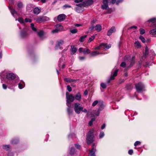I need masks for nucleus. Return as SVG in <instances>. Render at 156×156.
Here are the masks:
<instances>
[{"mask_svg": "<svg viewBox=\"0 0 156 156\" xmlns=\"http://www.w3.org/2000/svg\"><path fill=\"white\" fill-rule=\"evenodd\" d=\"M2 75H1V77H2V75H4L6 76V78L9 80H12V82H11V83H9L12 86H13L15 85V83H16L17 82L16 81V80H13L16 78V76L15 75L12 73H8L6 74L5 73H3Z\"/></svg>", "mask_w": 156, "mask_h": 156, "instance_id": "1", "label": "nucleus"}, {"mask_svg": "<svg viewBox=\"0 0 156 156\" xmlns=\"http://www.w3.org/2000/svg\"><path fill=\"white\" fill-rule=\"evenodd\" d=\"M93 129L90 130L87 135V142L88 144H90L94 141Z\"/></svg>", "mask_w": 156, "mask_h": 156, "instance_id": "2", "label": "nucleus"}, {"mask_svg": "<svg viewBox=\"0 0 156 156\" xmlns=\"http://www.w3.org/2000/svg\"><path fill=\"white\" fill-rule=\"evenodd\" d=\"M66 105L67 106L71 105L70 102H73L74 100V97L71 94L68 95V93H66Z\"/></svg>", "mask_w": 156, "mask_h": 156, "instance_id": "3", "label": "nucleus"}, {"mask_svg": "<svg viewBox=\"0 0 156 156\" xmlns=\"http://www.w3.org/2000/svg\"><path fill=\"white\" fill-rule=\"evenodd\" d=\"M83 108V107L82 106V105L78 103H76L74 104V109L76 114H80Z\"/></svg>", "mask_w": 156, "mask_h": 156, "instance_id": "4", "label": "nucleus"}, {"mask_svg": "<svg viewBox=\"0 0 156 156\" xmlns=\"http://www.w3.org/2000/svg\"><path fill=\"white\" fill-rule=\"evenodd\" d=\"M34 20L37 23H41L50 20V18L46 16H39L35 18Z\"/></svg>", "mask_w": 156, "mask_h": 156, "instance_id": "5", "label": "nucleus"}, {"mask_svg": "<svg viewBox=\"0 0 156 156\" xmlns=\"http://www.w3.org/2000/svg\"><path fill=\"white\" fill-rule=\"evenodd\" d=\"M76 6L74 8V10L77 13H80L82 12L84 10L83 5L81 2L80 3L76 4Z\"/></svg>", "mask_w": 156, "mask_h": 156, "instance_id": "6", "label": "nucleus"}, {"mask_svg": "<svg viewBox=\"0 0 156 156\" xmlns=\"http://www.w3.org/2000/svg\"><path fill=\"white\" fill-rule=\"evenodd\" d=\"M9 8L12 15L16 19V21H17V17L19 16V14L14 9L11 8V7H9Z\"/></svg>", "mask_w": 156, "mask_h": 156, "instance_id": "7", "label": "nucleus"}, {"mask_svg": "<svg viewBox=\"0 0 156 156\" xmlns=\"http://www.w3.org/2000/svg\"><path fill=\"white\" fill-rule=\"evenodd\" d=\"M28 35V30L27 29L23 28L20 32V36L22 38H24L27 37Z\"/></svg>", "mask_w": 156, "mask_h": 156, "instance_id": "8", "label": "nucleus"}, {"mask_svg": "<svg viewBox=\"0 0 156 156\" xmlns=\"http://www.w3.org/2000/svg\"><path fill=\"white\" fill-rule=\"evenodd\" d=\"M111 44L103 43H101L99 46L95 49H100L101 48H103L104 49H109L111 48Z\"/></svg>", "mask_w": 156, "mask_h": 156, "instance_id": "9", "label": "nucleus"}, {"mask_svg": "<svg viewBox=\"0 0 156 156\" xmlns=\"http://www.w3.org/2000/svg\"><path fill=\"white\" fill-rule=\"evenodd\" d=\"M144 86L143 84L141 83H139L136 85V88L137 91L140 92L144 89Z\"/></svg>", "mask_w": 156, "mask_h": 156, "instance_id": "10", "label": "nucleus"}, {"mask_svg": "<svg viewBox=\"0 0 156 156\" xmlns=\"http://www.w3.org/2000/svg\"><path fill=\"white\" fill-rule=\"evenodd\" d=\"M103 4L101 8L103 9L107 10L109 8L108 6V0H102Z\"/></svg>", "mask_w": 156, "mask_h": 156, "instance_id": "11", "label": "nucleus"}, {"mask_svg": "<svg viewBox=\"0 0 156 156\" xmlns=\"http://www.w3.org/2000/svg\"><path fill=\"white\" fill-rule=\"evenodd\" d=\"M135 59V57L134 56H133L132 58L129 56H126L125 57V59L128 60L130 63L131 66H132L134 64Z\"/></svg>", "mask_w": 156, "mask_h": 156, "instance_id": "12", "label": "nucleus"}, {"mask_svg": "<svg viewBox=\"0 0 156 156\" xmlns=\"http://www.w3.org/2000/svg\"><path fill=\"white\" fill-rule=\"evenodd\" d=\"M96 146V144L94 143L92 145V149L89 152V155L90 156H95V151L96 149L95 147Z\"/></svg>", "mask_w": 156, "mask_h": 156, "instance_id": "13", "label": "nucleus"}, {"mask_svg": "<svg viewBox=\"0 0 156 156\" xmlns=\"http://www.w3.org/2000/svg\"><path fill=\"white\" fill-rule=\"evenodd\" d=\"M93 0H87L82 2L83 6L85 7L90 6L92 5L93 3Z\"/></svg>", "mask_w": 156, "mask_h": 156, "instance_id": "14", "label": "nucleus"}, {"mask_svg": "<svg viewBox=\"0 0 156 156\" xmlns=\"http://www.w3.org/2000/svg\"><path fill=\"white\" fill-rule=\"evenodd\" d=\"M64 43V41L62 40H60L57 41L56 44V48L58 49L60 48L61 46Z\"/></svg>", "mask_w": 156, "mask_h": 156, "instance_id": "15", "label": "nucleus"}, {"mask_svg": "<svg viewBox=\"0 0 156 156\" xmlns=\"http://www.w3.org/2000/svg\"><path fill=\"white\" fill-rule=\"evenodd\" d=\"M66 17V16L63 14H61L58 15L57 17L58 20L60 22L64 20Z\"/></svg>", "mask_w": 156, "mask_h": 156, "instance_id": "16", "label": "nucleus"}, {"mask_svg": "<svg viewBox=\"0 0 156 156\" xmlns=\"http://www.w3.org/2000/svg\"><path fill=\"white\" fill-rule=\"evenodd\" d=\"M116 31L115 28L114 27H112L108 31L107 35L110 36L112 33H114Z\"/></svg>", "mask_w": 156, "mask_h": 156, "instance_id": "17", "label": "nucleus"}, {"mask_svg": "<svg viewBox=\"0 0 156 156\" xmlns=\"http://www.w3.org/2000/svg\"><path fill=\"white\" fill-rule=\"evenodd\" d=\"M34 6L32 4H29L27 5L26 9L29 12H31L33 9Z\"/></svg>", "mask_w": 156, "mask_h": 156, "instance_id": "18", "label": "nucleus"}, {"mask_svg": "<svg viewBox=\"0 0 156 156\" xmlns=\"http://www.w3.org/2000/svg\"><path fill=\"white\" fill-rule=\"evenodd\" d=\"M33 9L34 13L36 15L38 14L41 11V8L38 7L34 8Z\"/></svg>", "mask_w": 156, "mask_h": 156, "instance_id": "19", "label": "nucleus"}, {"mask_svg": "<svg viewBox=\"0 0 156 156\" xmlns=\"http://www.w3.org/2000/svg\"><path fill=\"white\" fill-rule=\"evenodd\" d=\"M99 107L98 109V110L100 111L102 110L104 108L105 105L104 104V103L102 101H99Z\"/></svg>", "mask_w": 156, "mask_h": 156, "instance_id": "20", "label": "nucleus"}, {"mask_svg": "<svg viewBox=\"0 0 156 156\" xmlns=\"http://www.w3.org/2000/svg\"><path fill=\"white\" fill-rule=\"evenodd\" d=\"M64 80L65 81L68 83H72L75 81H78L79 80H75L68 78H64Z\"/></svg>", "mask_w": 156, "mask_h": 156, "instance_id": "21", "label": "nucleus"}, {"mask_svg": "<svg viewBox=\"0 0 156 156\" xmlns=\"http://www.w3.org/2000/svg\"><path fill=\"white\" fill-rule=\"evenodd\" d=\"M94 30L98 32H100L102 30V26L100 24H97L94 26Z\"/></svg>", "mask_w": 156, "mask_h": 156, "instance_id": "22", "label": "nucleus"}, {"mask_svg": "<svg viewBox=\"0 0 156 156\" xmlns=\"http://www.w3.org/2000/svg\"><path fill=\"white\" fill-rule=\"evenodd\" d=\"M74 98L76 100L78 101H80L81 99V96L80 93V92L77 93L76 94Z\"/></svg>", "mask_w": 156, "mask_h": 156, "instance_id": "23", "label": "nucleus"}, {"mask_svg": "<svg viewBox=\"0 0 156 156\" xmlns=\"http://www.w3.org/2000/svg\"><path fill=\"white\" fill-rule=\"evenodd\" d=\"M19 141V139L17 138L12 139L10 143L12 144H17Z\"/></svg>", "mask_w": 156, "mask_h": 156, "instance_id": "24", "label": "nucleus"}, {"mask_svg": "<svg viewBox=\"0 0 156 156\" xmlns=\"http://www.w3.org/2000/svg\"><path fill=\"white\" fill-rule=\"evenodd\" d=\"M79 51L80 52H83L84 55H86L90 52V49H79Z\"/></svg>", "mask_w": 156, "mask_h": 156, "instance_id": "25", "label": "nucleus"}, {"mask_svg": "<svg viewBox=\"0 0 156 156\" xmlns=\"http://www.w3.org/2000/svg\"><path fill=\"white\" fill-rule=\"evenodd\" d=\"M2 147L3 149L7 151H10L11 148L9 145H4Z\"/></svg>", "mask_w": 156, "mask_h": 156, "instance_id": "26", "label": "nucleus"}, {"mask_svg": "<svg viewBox=\"0 0 156 156\" xmlns=\"http://www.w3.org/2000/svg\"><path fill=\"white\" fill-rule=\"evenodd\" d=\"M63 61L62 60L60 59L59 61L58 66L59 68L61 67L63 69L64 68L65 64L63 62Z\"/></svg>", "mask_w": 156, "mask_h": 156, "instance_id": "27", "label": "nucleus"}, {"mask_svg": "<svg viewBox=\"0 0 156 156\" xmlns=\"http://www.w3.org/2000/svg\"><path fill=\"white\" fill-rule=\"evenodd\" d=\"M37 34L40 38L43 39V35H44V32L42 30H41L37 32Z\"/></svg>", "mask_w": 156, "mask_h": 156, "instance_id": "28", "label": "nucleus"}, {"mask_svg": "<svg viewBox=\"0 0 156 156\" xmlns=\"http://www.w3.org/2000/svg\"><path fill=\"white\" fill-rule=\"evenodd\" d=\"M118 71V69H117L115 70V71L114 72L112 76H111V80H114V77L116 76L117 75V73Z\"/></svg>", "mask_w": 156, "mask_h": 156, "instance_id": "29", "label": "nucleus"}, {"mask_svg": "<svg viewBox=\"0 0 156 156\" xmlns=\"http://www.w3.org/2000/svg\"><path fill=\"white\" fill-rule=\"evenodd\" d=\"M67 106L68 107L67 109V112L69 115H70L73 112V110L71 107V105Z\"/></svg>", "mask_w": 156, "mask_h": 156, "instance_id": "30", "label": "nucleus"}, {"mask_svg": "<svg viewBox=\"0 0 156 156\" xmlns=\"http://www.w3.org/2000/svg\"><path fill=\"white\" fill-rule=\"evenodd\" d=\"M56 28L58 29L59 31H62L63 28V26L60 24L56 25Z\"/></svg>", "mask_w": 156, "mask_h": 156, "instance_id": "31", "label": "nucleus"}, {"mask_svg": "<svg viewBox=\"0 0 156 156\" xmlns=\"http://www.w3.org/2000/svg\"><path fill=\"white\" fill-rule=\"evenodd\" d=\"M25 86V83L23 82H21L18 84V87L20 89H23Z\"/></svg>", "mask_w": 156, "mask_h": 156, "instance_id": "32", "label": "nucleus"}, {"mask_svg": "<svg viewBox=\"0 0 156 156\" xmlns=\"http://www.w3.org/2000/svg\"><path fill=\"white\" fill-rule=\"evenodd\" d=\"M134 45L137 48H140L141 47L140 43L138 41H135L134 43Z\"/></svg>", "mask_w": 156, "mask_h": 156, "instance_id": "33", "label": "nucleus"}, {"mask_svg": "<svg viewBox=\"0 0 156 156\" xmlns=\"http://www.w3.org/2000/svg\"><path fill=\"white\" fill-rule=\"evenodd\" d=\"M101 53V52H100L99 51H92L91 52V55L92 56H95V55H98L100 54Z\"/></svg>", "mask_w": 156, "mask_h": 156, "instance_id": "34", "label": "nucleus"}, {"mask_svg": "<svg viewBox=\"0 0 156 156\" xmlns=\"http://www.w3.org/2000/svg\"><path fill=\"white\" fill-rule=\"evenodd\" d=\"M17 6L18 8L21 9L23 6V3L22 2L20 1L18 2L17 3Z\"/></svg>", "mask_w": 156, "mask_h": 156, "instance_id": "35", "label": "nucleus"}, {"mask_svg": "<svg viewBox=\"0 0 156 156\" xmlns=\"http://www.w3.org/2000/svg\"><path fill=\"white\" fill-rule=\"evenodd\" d=\"M150 33L151 35L155 36L156 35V28L154 29L151 30L150 31Z\"/></svg>", "mask_w": 156, "mask_h": 156, "instance_id": "36", "label": "nucleus"}, {"mask_svg": "<svg viewBox=\"0 0 156 156\" xmlns=\"http://www.w3.org/2000/svg\"><path fill=\"white\" fill-rule=\"evenodd\" d=\"M100 111L98 110L97 111H93V113L94 114V115H96V116H98L99 115L100 112Z\"/></svg>", "mask_w": 156, "mask_h": 156, "instance_id": "37", "label": "nucleus"}, {"mask_svg": "<svg viewBox=\"0 0 156 156\" xmlns=\"http://www.w3.org/2000/svg\"><path fill=\"white\" fill-rule=\"evenodd\" d=\"M87 35H85L81 36L79 39L80 41L81 42H83L84 41L85 38L86 37Z\"/></svg>", "mask_w": 156, "mask_h": 156, "instance_id": "38", "label": "nucleus"}, {"mask_svg": "<svg viewBox=\"0 0 156 156\" xmlns=\"http://www.w3.org/2000/svg\"><path fill=\"white\" fill-rule=\"evenodd\" d=\"M71 7V6L68 4H65L62 6L63 9H65L67 8H69Z\"/></svg>", "mask_w": 156, "mask_h": 156, "instance_id": "39", "label": "nucleus"}, {"mask_svg": "<svg viewBox=\"0 0 156 156\" xmlns=\"http://www.w3.org/2000/svg\"><path fill=\"white\" fill-rule=\"evenodd\" d=\"M99 101L95 100L92 103V106L93 107L95 106L97 104L99 105Z\"/></svg>", "mask_w": 156, "mask_h": 156, "instance_id": "40", "label": "nucleus"}, {"mask_svg": "<svg viewBox=\"0 0 156 156\" xmlns=\"http://www.w3.org/2000/svg\"><path fill=\"white\" fill-rule=\"evenodd\" d=\"M70 32L72 34H75L77 32V30L76 29H71L70 30Z\"/></svg>", "mask_w": 156, "mask_h": 156, "instance_id": "41", "label": "nucleus"}, {"mask_svg": "<svg viewBox=\"0 0 156 156\" xmlns=\"http://www.w3.org/2000/svg\"><path fill=\"white\" fill-rule=\"evenodd\" d=\"M95 35H94L92 36H91L89 38V40L88 41V43H90L93 41L94 39L95 38Z\"/></svg>", "mask_w": 156, "mask_h": 156, "instance_id": "42", "label": "nucleus"}, {"mask_svg": "<svg viewBox=\"0 0 156 156\" xmlns=\"http://www.w3.org/2000/svg\"><path fill=\"white\" fill-rule=\"evenodd\" d=\"M30 27L33 31H37V29L36 28L34 27V25L33 23H31L30 24Z\"/></svg>", "mask_w": 156, "mask_h": 156, "instance_id": "43", "label": "nucleus"}, {"mask_svg": "<svg viewBox=\"0 0 156 156\" xmlns=\"http://www.w3.org/2000/svg\"><path fill=\"white\" fill-rule=\"evenodd\" d=\"M105 136V134L103 132L101 131L99 135V138L101 139L102 138Z\"/></svg>", "mask_w": 156, "mask_h": 156, "instance_id": "44", "label": "nucleus"}, {"mask_svg": "<svg viewBox=\"0 0 156 156\" xmlns=\"http://www.w3.org/2000/svg\"><path fill=\"white\" fill-rule=\"evenodd\" d=\"M139 39L141 40L143 43H144L145 42V40L143 36H140L139 37Z\"/></svg>", "mask_w": 156, "mask_h": 156, "instance_id": "45", "label": "nucleus"}, {"mask_svg": "<svg viewBox=\"0 0 156 156\" xmlns=\"http://www.w3.org/2000/svg\"><path fill=\"white\" fill-rule=\"evenodd\" d=\"M17 20H18L21 23H24V20L22 17H19L18 19H17Z\"/></svg>", "mask_w": 156, "mask_h": 156, "instance_id": "46", "label": "nucleus"}, {"mask_svg": "<svg viewBox=\"0 0 156 156\" xmlns=\"http://www.w3.org/2000/svg\"><path fill=\"white\" fill-rule=\"evenodd\" d=\"M155 18H152L148 20L147 22H154L155 21Z\"/></svg>", "mask_w": 156, "mask_h": 156, "instance_id": "47", "label": "nucleus"}, {"mask_svg": "<svg viewBox=\"0 0 156 156\" xmlns=\"http://www.w3.org/2000/svg\"><path fill=\"white\" fill-rule=\"evenodd\" d=\"M140 34H143L145 33V31L142 28L140 29Z\"/></svg>", "mask_w": 156, "mask_h": 156, "instance_id": "48", "label": "nucleus"}, {"mask_svg": "<svg viewBox=\"0 0 156 156\" xmlns=\"http://www.w3.org/2000/svg\"><path fill=\"white\" fill-rule=\"evenodd\" d=\"M74 152H75L74 148L73 147L71 148L70 150V154H74Z\"/></svg>", "mask_w": 156, "mask_h": 156, "instance_id": "49", "label": "nucleus"}, {"mask_svg": "<svg viewBox=\"0 0 156 156\" xmlns=\"http://www.w3.org/2000/svg\"><path fill=\"white\" fill-rule=\"evenodd\" d=\"M141 142L139 141H136L134 144V145L136 147L138 145H140Z\"/></svg>", "mask_w": 156, "mask_h": 156, "instance_id": "50", "label": "nucleus"}, {"mask_svg": "<svg viewBox=\"0 0 156 156\" xmlns=\"http://www.w3.org/2000/svg\"><path fill=\"white\" fill-rule=\"evenodd\" d=\"M123 0H118L116 2V4L117 5H118L120 3H121L123 2Z\"/></svg>", "mask_w": 156, "mask_h": 156, "instance_id": "51", "label": "nucleus"}, {"mask_svg": "<svg viewBox=\"0 0 156 156\" xmlns=\"http://www.w3.org/2000/svg\"><path fill=\"white\" fill-rule=\"evenodd\" d=\"M25 21L26 22H29V23H31L32 22V20L29 18H26L25 19Z\"/></svg>", "mask_w": 156, "mask_h": 156, "instance_id": "52", "label": "nucleus"}, {"mask_svg": "<svg viewBox=\"0 0 156 156\" xmlns=\"http://www.w3.org/2000/svg\"><path fill=\"white\" fill-rule=\"evenodd\" d=\"M101 86L102 88L104 89L106 87V84L103 83H101Z\"/></svg>", "mask_w": 156, "mask_h": 156, "instance_id": "53", "label": "nucleus"}, {"mask_svg": "<svg viewBox=\"0 0 156 156\" xmlns=\"http://www.w3.org/2000/svg\"><path fill=\"white\" fill-rule=\"evenodd\" d=\"M76 50L77 49H71V55H72L76 53L77 51Z\"/></svg>", "mask_w": 156, "mask_h": 156, "instance_id": "54", "label": "nucleus"}, {"mask_svg": "<svg viewBox=\"0 0 156 156\" xmlns=\"http://www.w3.org/2000/svg\"><path fill=\"white\" fill-rule=\"evenodd\" d=\"M96 21V19H94L91 21V24L92 25H94V24L95 23Z\"/></svg>", "mask_w": 156, "mask_h": 156, "instance_id": "55", "label": "nucleus"}, {"mask_svg": "<svg viewBox=\"0 0 156 156\" xmlns=\"http://www.w3.org/2000/svg\"><path fill=\"white\" fill-rule=\"evenodd\" d=\"M59 31L58 29L56 28V29L55 30H52V32L53 33H57Z\"/></svg>", "mask_w": 156, "mask_h": 156, "instance_id": "56", "label": "nucleus"}, {"mask_svg": "<svg viewBox=\"0 0 156 156\" xmlns=\"http://www.w3.org/2000/svg\"><path fill=\"white\" fill-rule=\"evenodd\" d=\"M126 66V63L125 62H122L121 65L120 66H121L123 67H125Z\"/></svg>", "mask_w": 156, "mask_h": 156, "instance_id": "57", "label": "nucleus"}, {"mask_svg": "<svg viewBox=\"0 0 156 156\" xmlns=\"http://www.w3.org/2000/svg\"><path fill=\"white\" fill-rule=\"evenodd\" d=\"M67 89L69 92H70L72 90V88L69 85L67 86Z\"/></svg>", "mask_w": 156, "mask_h": 156, "instance_id": "58", "label": "nucleus"}, {"mask_svg": "<svg viewBox=\"0 0 156 156\" xmlns=\"http://www.w3.org/2000/svg\"><path fill=\"white\" fill-rule=\"evenodd\" d=\"M89 29L91 31H93L94 29V25H92L91 27H89Z\"/></svg>", "mask_w": 156, "mask_h": 156, "instance_id": "59", "label": "nucleus"}, {"mask_svg": "<svg viewBox=\"0 0 156 156\" xmlns=\"http://www.w3.org/2000/svg\"><path fill=\"white\" fill-rule=\"evenodd\" d=\"M133 152V150L131 149L129 151L128 153L129 154L132 155Z\"/></svg>", "mask_w": 156, "mask_h": 156, "instance_id": "60", "label": "nucleus"}, {"mask_svg": "<svg viewBox=\"0 0 156 156\" xmlns=\"http://www.w3.org/2000/svg\"><path fill=\"white\" fill-rule=\"evenodd\" d=\"M83 1V0H75L74 2L76 3H79V2H82Z\"/></svg>", "mask_w": 156, "mask_h": 156, "instance_id": "61", "label": "nucleus"}, {"mask_svg": "<svg viewBox=\"0 0 156 156\" xmlns=\"http://www.w3.org/2000/svg\"><path fill=\"white\" fill-rule=\"evenodd\" d=\"M79 58V59L81 61H82L85 59V57L83 56H80Z\"/></svg>", "mask_w": 156, "mask_h": 156, "instance_id": "62", "label": "nucleus"}, {"mask_svg": "<svg viewBox=\"0 0 156 156\" xmlns=\"http://www.w3.org/2000/svg\"><path fill=\"white\" fill-rule=\"evenodd\" d=\"M2 87L3 89H6L7 87V86L6 84H2Z\"/></svg>", "mask_w": 156, "mask_h": 156, "instance_id": "63", "label": "nucleus"}, {"mask_svg": "<svg viewBox=\"0 0 156 156\" xmlns=\"http://www.w3.org/2000/svg\"><path fill=\"white\" fill-rule=\"evenodd\" d=\"M148 49H145V51L144 53V55L145 57L146 56V55L148 54Z\"/></svg>", "mask_w": 156, "mask_h": 156, "instance_id": "64", "label": "nucleus"}]
</instances>
